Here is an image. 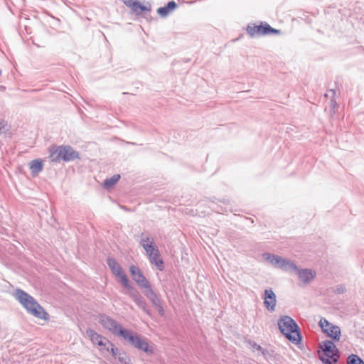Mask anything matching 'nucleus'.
Masks as SVG:
<instances>
[{
	"mask_svg": "<svg viewBox=\"0 0 364 364\" xmlns=\"http://www.w3.org/2000/svg\"><path fill=\"white\" fill-rule=\"evenodd\" d=\"M14 296L30 314L40 319H48V314L43 307L38 304L33 297L26 291L19 289H16Z\"/></svg>",
	"mask_w": 364,
	"mask_h": 364,
	"instance_id": "1",
	"label": "nucleus"
},
{
	"mask_svg": "<svg viewBox=\"0 0 364 364\" xmlns=\"http://www.w3.org/2000/svg\"><path fill=\"white\" fill-rule=\"evenodd\" d=\"M129 272L133 280L141 289H143L144 295L152 302L154 305L159 307V311L162 314L163 310L161 307L159 306V299L139 268L134 265H132L129 267Z\"/></svg>",
	"mask_w": 364,
	"mask_h": 364,
	"instance_id": "2",
	"label": "nucleus"
},
{
	"mask_svg": "<svg viewBox=\"0 0 364 364\" xmlns=\"http://www.w3.org/2000/svg\"><path fill=\"white\" fill-rule=\"evenodd\" d=\"M117 336L122 337L129 345L143 350L147 354H152L154 353V347L152 346L149 345L147 341L136 333L129 329L122 328Z\"/></svg>",
	"mask_w": 364,
	"mask_h": 364,
	"instance_id": "3",
	"label": "nucleus"
},
{
	"mask_svg": "<svg viewBox=\"0 0 364 364\" xmlns=\"http://www.w3.org/2000/svg\"><path fill=\"white\" fill-rule=\"evenodd\" d=\"M279 328L287 338L294 343L300 341V334L296 322L288 316H283L278 320Z\"/></svg>",
	"mask_w": 364,
	"mask_h": 364,
	"instance_id": "4",
	"label": "nucleus"
},
{
	"mask_svg": "<svg viewBox=\"0 0 364 364\" xmlns=\"http://www.w3.org/2000/svg\"><path fill=\"white\" fill-rule=\"evenodd\" d=\"M50 158L52 161H70L79 158V154L70 146H59L50 149Z\"/></svg>",
	"mask_w": 364,
	"mask_h": 364,
	"instance_id": "5",
	"label": "nucleus"
},
{
	"mask_svg": "<svg viewBox=\"0 0 364 364\" xmlns=\"http://www.w3.org/2000/svg\"><path fill=\"white\" fill-rule=\"evenodd\" d=\"M86 334L93 344L98 346L100 350L110 351L112 356L117 355V348H115L105 337L92 329L87 330Z\"/></svg>",
	"mask_w": 364,
	"mask_h": 364,
	"instance_id": "6",
	"label": "nucleus"
},
{
	"mask_svg": "<svg viewBox=\"0 0 364 364\" xmlns=\"http://www.w3.org/2000/svg\"><path fill=\"white\" fill-rule=\"evenodd\" d=\"M321 351H319L320 359L325 363L331 364L337 361V349L335 344L330 341H325L319 344Z\"/></svg>",
	"mask_w": 364,
	"mask_h": 364,
	"instance_id": "7",
	"label": "nucleus"
},
{
	"mask_svg": "<svg viewBox=\"0 0 364 364\" xmlns=\"http://www.w3.org/2000/svg\"><path fill=\"white\" fill-rule=\"evenodd\" d=\"M247 31L251 37L267 36L270 34L278 35L280 30L272 28L267 23H261L260 25L250 24L247 27Z\"/></svg>",
	"mask_w": 364,
	"mask_h": 364,
	"instance_id": "8",
	"label": "nucleus"
},
{
	"mask_svg": "<svg viewBox=\"0 0 364 364\" xmlns=\"http://www.w3.org/2000/svg\"><path fill=\"white\" fill-rule=\"evenodd\" d=\"M318 325L328 336L335 341H338L341 337V329L338 326H336L324 318H321L318 322Z\"/></svg>",
	"mask_w": 364,
	"mask_h": 364,
	"instance_id": "9",
	"label": "nucleus"
},
{
	"mask_svg": "<svg viewBox=\"0 0 364 364\" xmlns=\"http://www.w3.org/2000/svg\"><path fill=\"white\" fill-rule=\"evenodd\" d=\"M149 257L150 263L155 265L156 268L161 271L164 268L163 260L160 257L159 250L156 245L147 246L143 248Z\"/></svg>",
	"mask_w": 364,
	"mask_h": 364,
	"instance_id": "10",
	"label": "nucleus"
},
{
	"mask_svg": "<svg viewBox=\"0 0 364 364\" xmlns=\"http://www.w3.org/2000/svg\"><path fill=\"white\" fill-rule=\"evenodd\" d=\"M107 264L112 274L119 279L122 286H128V278L120 264L112 258L107 259Z\"/></svg>",
	"mask_w": 364,
	"mask_h": 364,
	"instance_id": "11",
	"label": "nucleus"
},
{
	"mask_svg": "<svg viewBox=\"0 0 364 364\" xmlns=\"http://www.w3.org/2000/svg\"><path fill=\"white\" fill-rule=\"evenodd\" d=\"M99 321L104 328L109 330L112 334L117 336L123 328L116 321L105 315H101Z\"/></svg>",
	"mask_w": 364,
	"mask_h": 364,
	"instance_id": "12",
	"label": "nucleus"
},
{
	"mask_svg": "<svg viewBox=\"0 0 364 364\" xmlns=\"http://www.w3.org/2000/svg\"><path fill=\"white\" fill-rule=\"evenodd\" d=\"M295 274L297 275L299 284L301 285L309 284L316 276V271L309 268H298Z\"/></svg>",
	"mask_w": 364,
	"mask_h": 364,
	"instance_id": "13",
	"label": "nucleus"
},
{
	"mask_svg": "<svg viewBox=\"0 0 364 364\" xmlns=\"http://www.w3.org/2000/svg\"><path fill=\"white\" fill-rule=\"evenodd\" d=\"M264 306L269 311H274L275 310L277 300L276 295L272 289H266L264 291Z\"/></svg>",
	"mask_w": 364,
	"mask_h": 364,
	"instance_id": "14",
	"label": "nucleus"
},
{
	"mask_svg": "<svg viewBox=\"0 0 364 364\" xmlns=\"http://www.w3.org/2000/svg\"><path fill=\"white\" fill-rule=\"evenodd\" d=\"M128 290V294L134 301L141 308L144 309L145 302L136 289L133 288L128 280V286H123Z\"/></svg>",
	"mask_w": 364,
	"mask_h": 364,
	"instance_id": "15",
	"label": "nucleus"
},
{
	"mask_svg": "<svg viewBox=\"0 0 364 364\" xmlns=\"http://www.w3.org/2000/svg\"><path fill=\"white\" fill-rule=\"evenodd\" d=\"M124 4L131 8V9L136 14H139L145 11H150V6L141 5L136 0H123Z\"/></svg>",
	"mask_w": 364,
	"mask_h": 364,
	"instance_id": "16",
	"label": "nucleus"
},
{
	"mask_svg": "<svg viewBox=\"0 0 364 364\" xmlns=\"http://www.w3.org/2000/svg\"><path fill=\"white\" fill-rule=\"evenodd\" d=\"M281 258L282 257L279 255L271 254L269 252H265L262 254L263 260L267 262L268 264H269L274 268H277Z\"/></svg>",
	"mask_w": 364,
	"mask_h": 364,
	"instance_id": "17",
	"label": "nucleus"
},
{
	"mask_svg": "<svg viewBox=\"0 0 364 364\" xmlns=\"http://www.w3.org/2000/svg\"><path fill=\"white\" fill-rule=\"evenodd\" d=\"M177 7V4L175 1H169L166 6L160 7L157 9V13L161 17H166L171 11H173Z\"/></svg>",
	"mask_w": 364,
	"mask_h": 364,
	"instance_id": "18",
	"label": "nucleus"
},
{
	"mask_svg": "<svg viewBox=\"0 0 364 364\" xmlns=\"http://www.w3.org/2000/svg\"><path fill=\"white\" fill-rule=\"evenodd\" d=\"M139 243L143 248H145L146 247V245L147 246L150 247L155 245L154 238L146 234H141L140 237Z\"/></svg>",
	"mask_w": 364,
	"mask_h": 364,
	"instance_id": "19",
	"label": "nucleus"
},
{
	"mask_svg": "<svg viewBox=\"0 0 364 364\" xmlns=\"http://www.w3.org/2000/svg\"><path fill=\"white\" fill-rule=\"evenodd\" d=\"M30 169L33 174H37L43 169V164L40 160H33L30 164Z\"/></svg>",
	"mask_w": 364,
	"mask_h": 364,
	"instance_id": "20",
	"label": "nucleus"
},
{
	"mask_svg": "<svg viewBox=\"0 0 364 364\" xmlns=\"http://www.w3.org/2000/svg\"><path fill=\"white\" fill-rule=\"evenodd\" d=\"M297 269H298L297 266L293 261H291L289 259H287L282 271L295 274Z\"/></svg>",
	"mask_w": 364,
	"mask_h": 364,
	"instance_id": "21",
	"label": "nucleus"
},
{
	"mask_svg": "<svg viewBox=\"0 0 364 364\" xmlns=\"http://www.w3.org/2000/svg\"><path fill=\"white\" fill-rule=\"evenodd\" d=\"M119 178H120V176L119 174L114 175L111 178H107L106 180H105L103 185H104L105 188H110L118 182Z\"/></svg>",
	"mask_w": 364,
	"mask_h": 364,
	"instance_id": "22",
	"label": "nucleus"
},
{
	"mask_svg": "<svg viewBox=\"0 0 364 364\" xmlns=\"http://www.w3.org/2000/svg\"><path fill=\"white\" fill-rule=\"evenodd\" d=\"M348 364H364V363L358 355H351L348 358Z\"/></svg>",
	"mask_w": 364,
	"mask_h": 364,
	"instance_id": "23",
	"label": "nucleus"
},
{
	"mask_svg": "<svg viewBox=\"0 0 364 364\" xmlns=\"http://www.w3.org/2000/svg\"><path fill=\"white\" fill-rule=\"evenodd\" d=\"M114 358L118 359L119 361L124 363L125 364H128L129 362V359L127 355L124 353H121L117 349V353L116 356H114Z\"/></svg>",
	"mask_w": 364,
	"mask_h": 364,
	"instance_id": "24",
	"label": "nucleus"
},
{
	"mask_svg": "<svg viewBox=\"0 0 364 364\" xmlns=\"http://www.w3.org/2000/svg\"><path fill=\"white\" fill-rule=\"evenodd\" d=\"M286 259H287V258H284V257H282V258H281V259L279 261V265L277 267V269H280L283 270V268L284 267V263L286 262Z\"/></svg>",
	"mask_w": 364,
	"mask_h": 364,
	"instance_id": "25",
	"label": "nucleus"
},
{
	"mask_svg": "<svg viewBox=\"0 0 364 364\" xmlns=\"http://www.w3.org/2000/svg\"><path fill=\"white\" fill-rule=\"evenodd\" d=\"M346 291V287L344 286H339L336 289V292L338 294H343Z\"/></svg>",
	"mask_w": 364,
	"mask_h": 364,
	"instance_id": "26",
	"label": "nucleus"
},
{
	"mask_svg": "<svg viewBox=\"0 0 364 364\" xmlns=\"http://www.w3.org/2000/svg\"><path fill=\"white\" fill-rule=\"evenodd\" d=\"M5 127V123L4 121H0V132L2 131V129L4 128Z\"/></svg>",
	"mask_w": 364,
	"mask_h": 364,
	"instance_id": "27",
	"label": "nucleus"
},
{
	"mask_svg": "<svg viewBox=\"0 0 364 364\" xmlns=\"http://www.w3.org/2000/svg\"><path fill=\"white\" fill-rule=\"evenodd\" d=\"M255 348L256 350H262L261 346H259V345H257V344H255Z\"/></svg>",
	"mask_w": 364,
	"mask_h": 364,
	"instance_id": "28",
	"label": "nucleus"
}]
</instances>
